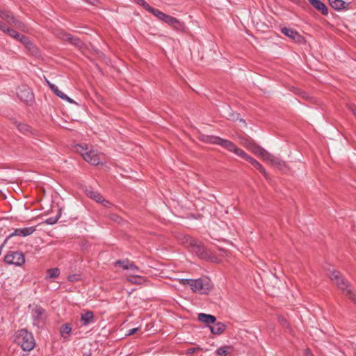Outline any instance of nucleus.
I'll return each mask as SVG.
<instances>
[{
    "instance_id": "nucleus-1",
    "label": "nucleus",
    "mask_w": 356,
    "mask_h": 356,
    "mask_svg": "<svg viewBox=\"0 0 356 356\" xmlns=\"http://www.w3.org/2000/svg\"><path fill=\"white\" fill-rule=\"evenodd\" d=\"M0 17L6 22V25L3 29L2 32L8 34L11 38L19 40L20 37H22V34L18 33L14 29L11 28L12 26L15 29L22 31V32H28L29 28L28 26L22 22L18 20L9 10H1L0 9Z\"/></svg>"
},
{
    "instance_id": "nucleus-2",
    "label": "nucleus",
    "mask_w": 356,
    "mask_h": 356,
    "mask_svg": "<svg viewBox=\"0 0 356 356\" xmlns=\"http://www.w3.org/2000/svg\"><path fill=\"white\" fill-rule=\"evenodd\" d=\"M179 283L182 286H188L193 293L202 295L208 294L213 286L212 282L208 277L181 279Z\"/></svg>"
},
{
    "instance_id": "nucleus-3",
    "label": "nucleus",
    "mask_w": 356,
    "mask_h": 356,
    "mask_svg": "<svg viewBox=\"0 0 356 356\" xmlns=\"http://www.w3.org/2000/svg\"><path fill=\"white\" fill-rule=\"evenodd\" d=\"M330 280L335 283L339 289L348 297L356 305V293L353 291L349 287V283L346 282L341 275L340 273L337 270H332L330 274Z\"/></svg>"
},
{
    "instance_id": "nucleus-4",
    "label": "nucleus",
    "mask_w": 356,
    "mask_h": 356,
    "mask_svg": "<svg viewBox=\"0 0 356 356\" xmlns=\"http://www.w3.org/2000/svg\"><path fill=\"white\" fill-rule=\"evenodd\" d=\"M76 149L81 154L83 159L91 165H97L104 160V156L96 150L90 149L88 151L87 147L79 145L76 146Z\"/></svg>"
},
{
    "instance_id": "nucleus-5",
    "label": "nucleus",
    "mask_w": 356,
    "mask_h": 356,
    "mask_svg": "<svg viewBox=\"0 0 356 356\" xmlns=\"http://www.w3.org/2000/svg\"><path fill=\"white\" fill-rule=\"evenodd\" d=\"M15 341L24 351H31L35 346L33 335H16Z\"/></svg>"
},
{
    "instance_id": "nucleus-6",
    "label": "nucleus",
    "mask_w": 356,
    "mask_h": 356,
    "mask_svg": "<svg viewBox=\"0 0 356 356\" xmlns=\"http://www.w3.org/2000/svg\"><path fill=\"white\" fill-rule=\"evenodd\" d=\"M4 261L8 264H13L17 266H22L25 262V257L21 252H8L4 257Z\"/></svg>"
},
{
    "instance_id": "nucleus-7",
    "label": "nucleus",
    "mask_w": 356,
    "mask_h": 356,
    "mask_svg": "<svg viewBox=\"0 0 356 356\" xmlns=\"http://www.w3.org/2000/svg\"><path fill=\"white\" fill-rule=\"evenodd\" d=\"M281 32L294 42L302 44L305 42V38L296 30L289 28H282Z\"/></svg>"
},
{
    "instance_id": "nucleus-8",
    "label": "nucleus",
    "mask_w": 356,
    "mask_h": 356,
    "mask_svg": "<svg viewBox=\"0 0 356 356\" xmlns=\"http://www.w3.org/2000/svg\"><path fill=\"white\" fill-rule=\"evenodd\" d=\"M17 94L19 98L26 103L32 102L33 99V92H31V89L25 86L19 87L17 91Z\"/></svg>"
},
{
    "instance_id": "nucleus-9",
    "label": "nucleus",
    "mask_w": 356,
    "mask_h": 356,
    "mask_svg": "<svg viewBox=\"0 0 356 356\" xmlns=\"http://www.w3.org/2000/svg\"><path fill=\"white\" fill-rule=\"evenodd\" d=\"M115 266H119L122 267L124 270H130L132 274L137 275V273L141 272L140 268L136 266L134 262L130 261L127 259L126 260H118L115 263Z\"/></svg>"
},
{
    "instance_id": "nucleus-10",
    "label": "nucleus",
    "mask_w": 356,
    "mask_h": 356,
    "mask_svg": "<svg viewBox=\"0 0 356 356\" xmlns=\"http://www.w3.org/2000/svg\"><path fill=\"white\" fill-rule=\"evenodd\" d=\"M209 142L211 143L220 145V146L226 148L229 152H232L236 145L230 140L222 139L216 136H211L209 139Z\"/></svg>"
},
{
    "instance_id": "nucleus-11",
    "label": "nucleus",
    "mask_w": 356,
    "mask_h": 356,
    "mask_svg": "<svg viewBox=\"0 0 356 356\" xmlns=\"http://www.w3.org/2000/svg\"><path fill=\"white\" fill-rule=\"evenodd\" d=\"M31 316L34 321H43L46 318V311L42 307L36 305L32 309Z\"/></svg>"
},
{
    "instance_id": "nucleus-12",
    "label": "nucleus",
    "mask_w": 356,
    "mask_h": 356,
    "mask_svg": "<svg viewBox=\"0 0 356 356\" xmlns=\"http://www.w3.org/2000/svg\"><path fill=\"white\" fill-rule=\"evenodd\" d=\"M35 230V229L33 227L16 229L8 236V238L15 236H27L33 234Z\"/></svg>"
},
{
    "instance_id": "nucleus-13",
    "label": "nucleus",
    "mask_w": 356,
    "mask_h": 356,
    "mask_svg": "<svg viewBox=\"0 0 356 356\" xmlns=\"http://www.w3.org/2000/svg\"><path fill=\"white\" fill-rule=\"evenodd\" d=\"M95 322L94 314L91 311H87L81 314L80 323L81 325H87Z\"/></svg>"
},
{
    "instance_id": "nucleus-14",
    "label": "nucleus",
    "mask_w": 356,
    "mask_h": 356,
    "mask_svg": "<svg viewBox=\"0 0 356 356\" xmlns=\"http://www.w3.org/2000/svg\"><path fill=\"white\" fill-rule=\"evenodd\" d=\"M60 38L63 40L68 41L76 47H81L82 45L81 41L78 38L73 36L70 33H61Z\"/></svg>"
},
{
    "instance_id": "nucleus-15",
    "label": "nucleus",
    "mask_w": 356,
    "mask_h": 356,
    "mask_svg": "<svg viewBox=\"0 0 356 356\" xmlns=\"http://www.w3.org/2000/svg\"><path fill=\"white\" fill-rule=\"evenodd\" d=\"M309 3L316 10L320 11L323 15L328 14V9L325 4L321 0H308Z\"/></svg>"
},
{
    "instance_id": "nucleus-16",
    "label": "nucleus",
    "mask_w": 356,
    "mask_h": 356,
    "mask_svg": "<svg viewBox=\"0 0 356 356\" xmlns=\"http://www.w3.org/2000/svg\"><path fill=\"white\" fill-rule=\"evenodd\" d=\"M163 22L173 26L176 29H182L183 24L175 17L166 15Z\"/></svg>"
},
{
    "instance_id": "nucleus-17",
    "label": "nucleus",
    "mask_w": 356,
    "mask_h": 356,
    "mask_svg": "<svg viewBox=\"0 0 356 356\" xmlns=\"http://www.w3.org/2000/svg\"><path fill=\"white\" fill-rule=\"evenodd\" d=\"M86 195L90 198L94 200L95 201L97 202H105V206H107V204H110V203L107 201H106L103 197L97 191H94L92 189H87L86 191Z\"/></svg>"
},
{
    "instance_id": "nucleus-18",
    "label": "nucleus",
    "mask_w": 356,
    "mask_h": 356,
    "mask_svg": "<svg viewBox=\"0 0 356 356\" xmlns=\"http://www.w3.org/2000/svg\"><path fill=\"white\" fill-rule=\"evenodd\" d=\"M209 327L211 334H222L227 330V324L223 322H217Z\"/></svg>"
},
{
    "instance_id": "nucleus-19",
    "label": "nucleus",
    "mask_w": 356,
    "mask_h": 356,
    "mask_svg": "<svg viewBox=\"0 0 356 356\" xmlns=\"http://www.w3.org/2000/svg\"><path fill=\"white\" fill-rule=\"evenodd\" d=\"M197 319L199 321L204 323L207 325H209L211 324H213L216 322V317L211 314H207L204 313H200L197 316Z\"/></svg>"
},
{
    "instance_id": "nucleus-20",
    "label": "nucleus",
    "mask_w": 356,
    "mask_h": 356,
    "mask_svg": "<svg viewBox=\"0 0 356 356\" xmlns=\"http://www.w3.org/2000/svg\"><path fill=\"white\" fill-rule=\"evenodd\" d=\"M270 164L283 172H286L288 170L286 163L275 156L271 159Z\"/></svg>"
},
{
    "instance_id": "nucleus-21",
    "label": "nucleus",
    "mask_w": 356,
    "mask_h": 356,
    "mask_svg": "<svg viewBox=\"0 0 356 356\" xmlns=\"http://www.w3.org/2000/svg\"><path fill=\"white\" fill-rule=\"evenodd\" d=\"M18 41H19L22 44H23L29 51H30L33 53L35 52L36 47L29 38L22 35Z\"/></svg>"
},
{
    "instance_id": "nucleus-22",
    "label": "nucleus",
    "mask_w": 356,
    "mask_h": 356,
    "mask_svg": "<svg viewBox=\"0 0 356 356\" xmlns=\"http://www.w3.org/2000/svg\"><path fill=\"white\" fill-rule=\"evenodd\" d=\"M51 90L60 98L62 99L66 100L70 103H73L74 101L70 98L67 95H66L64 92L58 89V88L56 85L51 86Z\"/></svg>"
},
{
    "instance_id": "nucleus-23",
    "label": "nucleus",
    "mask_w": 356,
    "mask_h": 356,
    "mask_svg": "<svg viewBox=\"0 0 356 356\" xmlns=\"http://www.w3.org/2000/svg\"><path fill=\"white\" fill-rule=\"evenodd\" d=\"M330 5L337 10H341L345 8L346 2L343 0H329Z\"/></svg>"
},
{
    "instance_id": "nucleus-24",
    "label": "nucleus",
    "mask_w": 356,
    "mask_h": 356,
    "mask_svg": "<svg viewBox=\"0 0 356 356\" xmlns=\"http://www.w3.org/2000/svg\"><path fill=\"white\" fill-rule=\"evenodd\" d=\"M60 275V270L58 268H50L47 271L46 279L56 278Z\"/></svg>"
},
{
    "instance_id": "nucleus-25",
    "label": "nucleus",
    "mask_w": 356,
    "mask_h": 356,
    "mask_svg": "<svg viewBox=\"0 0 356 356\" xmlns=\"http://www.w3.org/2000/svg\"><path fill=\"white\" fill-rule=\"evenodd\" d=\"M148 12L154 15L158 19L161 21H163V19H164L165 16L166 15V14H165L164 13L160 11L158 9L154 8L153 7H151Z\"/></svg>"
},
{
    "instance_id": "nucleus-26",
    "label": "nucleus",
    "mask_w": 356,
    "mask_h": 356,
    "mask_svg": "<svg viewBox=\"0 0 356 356\" xmlns=\"http://www.w3.org/2000/svg\"><path fill=\"white\" fill-rule=\"evenodd\" d=\"M187 240L189 241L190 245L197 249V252L202 253L204 252V247L200 243L191 238H187Z\"/></svg>"
},
{
    "instance_id": "nucleus-27",
    "label": "nucleus",
    "mask_w": 356,
    "mask_h": 356,
    "mask_svg": "<svg viewBox=\"0 0 356 356\" xmlns=\"http://www.w3.org/2000/svg\"><path fill=\"white\" fill-rule=\"evenodd\" d=\"M127 280L133 284H140L142 281H145V279L139 275L131 274L127 277Z\"/></svg>"
},
{
    "instance_id": "nucleus-28",
    "label": "nucleus",
    "mask_w": 356,
    "mask_h": 356,
    "mask_svg": "<svg viewBox=\"0 0 356 356\" xmlns=\"http://www.w3.org/2000/svg\"><path fill=\"white\" fill-rule=\"evenodd\" d=\"M15 124L22 133L26 134L30 132V127L28 125L17 122H15Z\"/></svg>"
},
{
    "instance_id": "nucleus-29",
    "label": "nucleus",
    "mask_w": 356,
    "mask_h": 356,
    "mask_svg": "<svg viewBox=\"0 0 356 356\" xmlns=\"http://www.w3.org/2000/svg\"><path fill=\"white\" fill-rule=\"evenodd\" d=\"M232 152H234V154H236V155H238V156H240L244 159H245L248 155L243 149L237 147L236 145H235L234 149L232 150Z\"/></svg>"
},
{
    "instance_id": "nucleus-30",
    "label": "nucleus",
    "mask_w": 356,
    "mask_h": 356,
    "mask_svg": "<svg viewBox=\"0 0 356 356\" xmlns=\"http://www.w3.org/2000/svg\"><path fill=\"white\" fill-rule=\"evenodd\" d=\"M232 152H234V154H236V155H238V156H240L244 159H245L248 155L243 149L237 147L236 145H235L234 149L232 150Z\"/></svg>"
},
{
    "instance_id": "nucleus-31",
    "label": "nucleus",
    "mask_w": 356,
    "mask_h": 356,
    "mask_svg": "<svg viewBox=\"0 0 356 356\" xmlns=\"http://www.w3.org/2000/svg\"><path fill=\"white\" fill-rule=\"evenodd\" d=\"M232 152H234V154H236V155H238V156H240L244 159H245L248 155L243 149L237 147L236 145H235L234 149L232 150Z\"/></svg>"
},
{
    "instance_id": "nucleus-32",
    "label": "nucleus",
    "mask_w": 356,
    "mask_h": 356,
    "mask_svg": "<svg viewBox=\"0 0 356 356\" xmlns=\"http://www.w3.org/2000/svg\"><path fill=\"white\" fill-rule=\"evenodd\" d=\"M266 151V149L258 145H255L252 148L253 153L257 156H261V158L264 156Z\"/></svg>"
},
{
    "instance_id": "nucleus-33",
    "label": "nucleus",
    "mask_w": 356,
    "mask_h": 356,
    "mask_svg": "<svg viewBox=\"0 0 356 356\" xmlns=\"http://www.w3.org/2000/svg\"><path fill=\"white\" fill-rule=\"evenodd\" d=\"M72 331L70 324H64L61 327L60 334H70Z\"/></svg>"
},
{
    "instance_id": "nucleus-34",
    "label": "nucleus",
    "mask_w": 356,
    "mask_h": 356,
    "mask_svg": "<svg viewBox=\"0 0 356 356\" xmlns=\"http://www.w3.org/2000/svg\"><path fill=\"white\" fill-rule=\"evenodd\" d=\"M228 351V347H221L216 350V353L218 356H226Z\"/></svg>"
},
{
    "instance_id": "nucleus-35",
    "label": "nucleus",
    "mask_w": 356,
    "mask_h": 356,
    "mask_svg": "<svg viewBox=\"0 0 356 356\" xmlns=\"http://www.w3.org/2000/svg\"><path fill=\"white\" fill-rule=\"evenodd\" d=\"M60 217L59 216H56L55 217L49 218L45 220V222L48 225H54L57 222Z\"/></svg>"
},
{
    "instance_id": "nucleus-36",
    "label": "nucleus",
    "mask_w": 356,
    "mask_h": 356,
    "mask_svg": "<svg viewBox=\"0 0 356 356\" xmlns=\"http://www.w3.org/2000/svg\"><path fill=\"white\" fill-rule=\"evenodd\" d=\"M137 3L143 6L147 11L152 7L145 0H137Z\"/></svg>"
},
{
    "instance_id": "nucleus-37",
    "label": "nucleus",
    "mask_w": 356,
    "mask_h": 356,
    "mask_svg": "<svg viewBox=\"0 0 356 356\" xmlns=\"http://www.w3.org/2000/svg\"><path fill=\"white\" fill-rule=\"evenodd\" d=\"M274 156L275 155L271 154L270 153L266 151L264 156H262V159L270 163L271 159L273 158Z\"/></svg>"
},
{
    "instance_id": "nucleus-38",
    "label": "nucleus",
    "mask_w": 356,
    "mask_h": 356,
    "mask_svg": "<svg viewBox=\"0 0 356 356\" xmlns=\"http://www.w3.org/2000/svg\"><path fill=\"white\" fill-rule=\"evenodd\" d=\"M67 280L72 282H76L79 280V275H70L67 277Z\"/></svg>"
},
{
    "instance_id": "nucleus-39",
    "label": "nucleus",
    "mask_w": 356,
    "mask_h": 356,
    "mask_svg": "<svg viewBox=\"0 0 356 356\" xmlns=\"http://www.w3.org/2000/svg\"><path fill=\"white\" fill-rule=\"evenodd\" d=\"M253 165L254 166V168H256L259 171H260L261 170H262V168H264L261 164L260 163H259L257 161H256Z\"/></svg>"
},
{
    "instance_id": "nucleus-40",
    "label": "nucleus",
    "mask_w": 356,
    "mask_h": 356,
    "mask_svg": "<svg viewBox=\"0 0 356 356\" xmlns=\"http://www.w3.org/2000/svg\"><path fill=\"white\" fill-rule=\"evenodd\" d=\"M246 161H249L250 163H252V165L254 164V163L257 161L255 160L254 158L251 157L250 155H248V156L246 157L245 159Z\"/></svg>"
},
{
    "instance_id": "nucleus-41",
    "label": "nucleus",
    "mask_w": 356,
    "mask_h": 356,
    "mask_svg": "<svg viewBox=\"0 0 356 356\" xmlns=\"http://www.w3.org/2000/svg\"><path fill=\"white\" fill-rule=\"evenodd\" d=\"M259 172H261L262 173V175L264 176V177L266 179H269V175L264 168Z\"/></svg>"
},
{
    "instance_id": "nucleus-42",
    "label": "nucleus",
    "mask_w": 356,
    "mask_h": 356,
    "mask_svg": "<svg viewBox=\"0 0 356 356\" xmlns=\"http://www.w3.org/2000/svg\"><path fill=\"white\" fill-rule=\"evenodd\" d=\"M279 320L282 324L288 325V324H289L288 321L286 318H284V317H280Z\"/></svg>"
},
{
    "instance_id": "nucleus-43",
    "label": "nucleus",
    "mask_w": 356,
    "mask_h": 356,
    "mask_svg": "<svg viewBox=\"0 0 356 356\" xmlns=\"http://www.w3.org/2000/svg\"><path fill=\"white\" fill-rule=\"evenodd\" d=\"M305 356H314L313 354L312 353L311 350L307 348L305 350Z\"/></svg>"
},
{
    "instance_id": "nucleus-44",
    "label": "nucleus",
    "mask_w": 356,
    "mask_h": 356,
    "mask_svg": "<svg viewBox=\"0 0 356 356\" xmlns=\"http://www.w3.org/2000/svg\"><path fill=\"white\" fill-rule=\"evenodd\" d=\"M6 25V22H3L1 21H0V31H2L3 29H4L5 26Z\"/></svg>"
},
{
    "instance_id": "nucleus-45",
    "label": "nucleus",
    "mask_w": 356,
    "mask_h": 356,
    "mask_svg": "<svg viewBox=\"0 0 356 356\" xmlns=\"http://www.w3.org/2000/svg\"><path fill=\"white\" fill-rule=\"evenodd\" d=\"M138 328L130 329L128 332V334H135L138 331Z\"/></svg>"
},
{
    "instance_id": "nucleus-46",
    "label": "nucleus",
    "mask_w": 356,
    "mask_h": 356,
    "mask_svg": "<svg viewBox=\"0 0 356 356\" xmlns=\"http://www.w3.org/2000/svg\"><path fill=\"white\" fill-rule=\"evenodd\" d=\"M196 350V348H189L188 350H187V353L188 354H192L193 353H195V351Z\"/></svg>"
},
{
    "instance_id": "nucleus-47",
    "label": "nucleus",
    "mask_w": 356,
    "mask_h": 356,
    "mask_svg": "<svg viewBox=\"0 0 356 356\" xmlns=\"http://www.w3.org/2000/svg\"><path fill=\"white\" fill-rule=\"evenodd\" d=\"M112 220H115V221H117V220L119 218V217L116 215H113L112 217H111Z\"/></svg>"
},
{
    "instance_id": "nucleus-48",
    "label": "nucleus",
    "mask_w": 356,
    "mask_h": 356,
    "mask_svg": "<svg viewBox=\"0 0 356 356\" xmlns=\"http://www.w3.org/2000/svg\"><path fill=\"white\" fill-rule=\"evenodd\" d=\"M46 82H47V83L48 84V86H49L50 88H51V86L54 85L53 83H50L48 80H46Z\"/></svg>"
},
{
    "instance_id": "nucleus-49",
    "label": "nucleus",
    "mask_w": 356,
    "mask_h": 356,
    "mask_svg": "<svg viewBox=\"0 0 356 356\" xmlns=\"http://www.w3.org/2000/svg\"><path fill=\"white\" fill-rule=\"evenodd\" d=\"M353 114H354V115H355V117H356V111H355V110H353Z\"/></svg>"
},
{
    "instance_id": "nucleus-50",
    "label": "nucleus",
    "mask_w": 356,
    "mask_h": 356,
    "mask_svg": "<svg viewBox=\"0 0 356 356\" xmlns=\"http://www.w3.org/2000/svg\"><path fill=\"white\" fill-rule=\"evenodd\" d=\"M240 121L245 123V121L243 119H240Z\"/></svg>"
},
{
    "instance_id": "nucleus-51",
    "label": "nucleus",
    "mask_w": 356,
    "mask_h": 356,
    "mask_svg": "<svg viewBox=\"0 0 356 356\" xmlns=\"http://www.w3.org/2000/svg\"><path fill=\"white\" fill-rule=\"evenodd\" d=\"M83 356H91L90 354L84 355Z\"/></svg>"
},
{
    "instance_id": "nucleus-52",
    "label": "nucleus",
    "mask_w": 356,
    "mask_h": 356,
    "mask_svg": "<svg viewBox=\"0 0 356 356\" xmlns=\"http://www.w3.org/2000/svg\"><path fill=\"white\" fill-rule=\"evenodd\" d=\"M22 331H24L26 333H27V330H23Z\"/></svg>"
}]
</instances>
